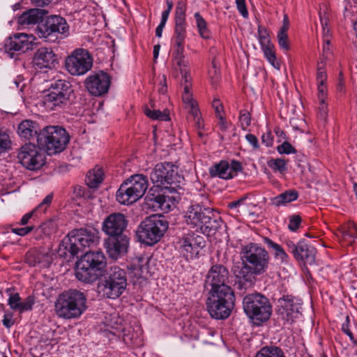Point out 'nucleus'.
<instances>
[{"label":"nucleus","instance_id":"1","mask_svg":"<svg viewBox=\"0 0 357 357\" xmlns=\"http://www.w3.org/2000/svg\"><path fill=\"white\" fill-rule=\"evenodd\" d=\"M229 284V272L225 266L214 264L209 268L205 279L206 287L210 288L206 308L213 319H227L234 308L235 295Z\"/></svg>","mask_w":357,"mask_h":357},{"label":"nucleus","instance_id":"2","mask_svg":"<svg viewBox=\"0 0 357 357\" xmlns=\"http://www.w3.org/2000/svg\"><path fill=\"white\" fill-rule=\"evenodd\" d=\"M100 241L99 231L93 228H80L70 232L61 242L58 253L60 256L73 257L86 248L96 246Z\"/></svg>","mask_w":357,"mask_h":357},{"label":"nucleus","instance_id":"3","mask_svg":"<svg viewBox=\"0 0 357 357\" xmlns=\"http://www.w3.org/2000/svg\"><path fill=\"white\" fill-rule=\"evenodd\" d=\"M86 309L85 295L76 289H70L61 294L55 302L56 314L63 319L79 317Z\"/></svg>","mask_w":357,"mask_h":357},{"label":"nucleus","instance_id":"4","mask_svg":"<svg viewBox=\"0 0 357 357\" xmlns=\"http://www.w3.org/2000/svg\"><path fill=\"white\" fill-rule=\"evenodd\" d=\"M185 220L191 227L200 229L208 235L214 234L222 225L220 218L215 217L210 208L199 204H192L188 208Z\"/></svg>","mask_w":357,"mask_h":357},{"label":"nucleus","instance_id":"5","mask_svg":"<svg viewBox=\"0 0 357 357\" xmlns=\"http://www.w3.org/2000/svg\"><path fill=\"white\" fill-rule=\"evenodd\" d=\"M105 266L106 260L102 252L86 251L77 263L76 278L86 283L93 282L102 275Z\"/></svg>","mask_w":357,"mask_h":357},{"label":"nucleus","instance_id":"6","mask_svg":"<svg viewBox=\"0 0 357 357\" xmlns=\"http://www.w3.org/2000/svg\"><path fill=\"white\" fill-rule=\"evenodd\" d=\"M127 285L126 271L114 266L107 270L103 280L97 286V291L104 298L116 299L124 292Z\"/></svg>","mask_w":357,"mask_h":357},{"label":"nucleus","instance_id":"7","mask_svg":"<svg viewBox=\"0 0 357 357\" xmlns=\"http://www.w3.org/2000/svg\"><path fill=\"white\" fill-rule=\"evenodd\" d=\"M75 98V91L70 82L65 79H58L51 84L43 100L47 109L53 110L70 105Z\"/></svg>","mask_w":357,"mask_h":357},{"label":"nucleus","instance_id":"8","mask_svg":"<svg viewBox=\"0 0 357 357\" xmlns=\"http://www.w3.org/2000/svg\"><path fill=\"white\" fill-rule=\"evenodd\" d=\"M37 142L48 155H54L65 149L69 135L61 127L47 126L38 132Z\"/></svg>","mask_w":357,"mask_h":357},{"label":"nucleus","instance_id":"9","mask_svg":"<svg viewBox=\"0 0 357 357\" xmlns=\"http://www.w3.org/2000/svg\"><path fill=\"white\" fill-rule=\"evenodd\" d=\"M243 305L246 315L257 325L268 321L272 314L269 299L259 293L246 295Z\"/></svg>","mask_w":357,"mask_h":357},{"label":"nucleus","instance_id":"10","mask_svg":"<svg viewBox=\"0 0 357 357\" xmlns=\"http://www.w3.org/2000/svg\"><path fill=\"white\" fill-rule=\"evenodd\" d=\"M149 187L148 178L143 174H134L124 181L116 192V200L123 205H130L139 200Z\"/></svg>","mask_w":357,"mask_h":357},{"label":"nucleus","instance_id":"11","mask_svg":"<svg viewBox=\"0 0 357 357\" xmlns=\"http://www.w3.org/2000/svg\"><path fill=\"white\" fill-rule=\"evenodd\" d=\"M168 225L167 221L161 216H149L138 226L137 237L140 242L146 245H154L164 236Z\"/></svg>","mask_w":357,"mask_h":357},{"label":"nucleus","instance_id":"12","mask_svg":"<svg viewBox=\"0 0 357 357\" xmlns=\"http://www.w3.org/2000/svg\"><path fill=\"white\" fill-rule=\"evenodd\" d=\"M150 178L156 187L161 189H174L184 180L183 177L178 174L177 167L171 162L157 164L150 174Z\"/></svg>","mask_w":357,"mask_h":357},{"label":"nucleus","instance_id":"13","mask_svg":"<svg viewBox=\"0 0 357 357\" xmlns=\"http://www.w3.org/2000/svg\"><path fill=\"white\" fill-rule=\"evenodd\" d=\"M243 260L248 263L253 269L255 275H259L266 272L270 256L268 251L257 243H250L241 250Z\"/></svg>","mask_w":357,"mask_h":357},{"label":"nucleus","instance_id":"14","mask_svg":"<svg viewBox=\"0 0 357 357\" xmlns=\"http://www.w3.org/2000/svg\"><path fill=\"white\" fill-rule=\"evenodd\" d=\"M69 26L66 20L61 16L51 15L36 27V33L40 38H44L47 42H54L58 38V35L67 36Z\"/></svg>","mask_w":357,"mask_h":357},{"label":"nucleus","instance_id":"15","mask_svg":"<svg viewBox=\"0 0 357 357\" xmlns=\"http://www.w3.org/2000/svg\"><path fill=\"white\" fill-rule=\"evenodd\" d=\"M186 37V26H175L172 38L174 52L173 53V68L175 71H179L185 82L188 79V63L183 55L184 42Z\"/></svg>","mask_w":357,"mask_h":357},{"label":"nucleus","instance_id":"16","mask_svg":"<svg viewBox=\"0 0 357 357\" xmlns=\"http://www.w3.org/2000/svg\"><path fill=\"white\" fill-rule=\"evenodd\" d=\"M93 59L88 50H75L65 61L66 70L73 76H80L89 72L93 66Z\"/></svg>","mask_w":357,"mask_h":357},{"label":"nucleus","instance_id":"17","mask_svg":"<svg viewBox=\"0 0 357 357\" xmlns=\"http://www.w3.org/2000/svg\"><path fill=\"white\" fill-rule=\"evenodd\" d=\"M204 246V238L194 232L183 234L176 242V248L187 260L196 257Z\"/></svg>","mask_w":357,"mask_h":357},{"label":"nucleus","instance_id":"18","mask_svg":"<svg viewBox=\"0 0 357 357\" xmlns=\"http://www.w3.org/2000/svg\"><path fill=\"white\" fill-rule=\"evenodd\" d=\"M17 157L21 164L30 170L38 169L45 163L43 152L33 144L22 146Z\"/></svg>","mask_w":357,"mask_h":357},{"label":"nucleus","instance_id":"19","mask_svg":"<svg viewBox=\"0 0 357 357\" xmlns=\"http://www.w3.org/2000/svg\"><path fill=\"white\" fill-rule=\"evenodd\" d=\"M280 309L279 317L284 321V325L291 324L301 314V303L300 300L289 296H284L278 300Z\"/></svg>","mask_w":357,"mask_h":357},{"label":"nucleus","instance_id":"20","mask_svg":"<svg viewBox=\"0 0 357 357\" xmlns=\"http://www.w3.org/2000/svg\"><path fill=\"white\" fill-rule=\"evenodd\" d=\"M36 37L32 34L17 33L10 36L5 43V51L10 58L14 57L15 52H25L32 48L36 43Z\"/></svg>","mask_w":357,"mask_h":357},{"label":"nucleus","instance_id":"21","mask_svg":"<svg viewBox=\"0 0 357 357\" xmlns=\"http://www.w3.org/2000/svg\"><path fill=\"white\" fill-rule=\"evenodd\" d=\"M87 91L93 96H100L107 93L110 84V76L103 71L89 76L85 82Z\"/></svg>","mask_w":357,"mask_h":357},{"label":"nucleus","instance_id":"22","mask_svg":"<svg viewBox=\"0 0 357 357\" xmlns=\"http://www.w3.org/2000/svg\"><path fill=\"white\" fill-rule=\"evenodd\" d=\"M241 170V163L237 160H232L230 163L226 160H221L210 167L209 174L211 177L227 180L236 176Z\"/></svg>","mask_w":357,"mask_h":357},{"label":"nucleus","instance_id":"23","mask_svg":"<svg viewBox=\"0 0 357 357\" xmlns=\"http://www.w3.org/2000/svg\"><path fill=\"white\" fill-rule=\"evenodd\" d=\"M127 224L128 221L123 214L114 213L104 220L102 229L108 236L124 235L123 232Z\"/></svg>","mask_w":357,"mask_h":357},{"label":"nucleus","instance_id":"24","mask_svg":"<svg viewBox=\"0 0 357 357\" xmlns=\"http://www.w3.org/2000/svg\"><path fill=\"white\" fill-rule=\"evenodd\" d=\"M128 243L126 235L109 236L105 241V248L109 257L116 259L127 252Z\"/></svg>","mask_w":357,"mask_h":357},{"label":"nucleus","instance_id":"25","mask_svg":"<svg viewBox=\"0 0 357 357\" xmlns=\"http://www.w3.org/2000/svg\"><path fill=\"white\" fill-rule=\"evenodd\" d=\"M32 63L36 69H51L58 63V60L52 48L42 47L34 53Z\"/></svg>","mask_w":357,"mask_h":357},{"label":"nucleus","instance_id":"26","mask_svg":"<svg viewBox=\"0 0 357 357\" xmlns=\"http://www.w3.org/2000/svg\"><path fill=\"white\" fill-rule=\"evenodd\" d=\"M6 293L9 296L8 305L10 309L22 313L32 310L35 300L33 296L26 297L24 301H21V297L18 293H12L11 289H7Z\"/></svg>","mask_w":357,"mask_h":357},{"label":"nucleus","instance_id":"27","mask_svg":"<svg viewBox=\"0 0 357 357\" xmlns=\"http://www.w3.org/2000/svg\"><path fill=\"white\" fill-rule=\"evenodd\" d=\"M316 252L314 247L308 244L305 240H301L298 243L297 250H296L294 257L297 261L311 265L315 261Z\"/></svg>","mask_w":357,"mask_h":357},{"label":"nucleus","instance_id":"28","mask_svg":"<svg viewBox=\"0 0 357 357\" xmlns=\"http://www.w3.org/2000/svg\"><path fill=\"white\" fill-rule=\"evenodd\" d=\"M47 13L44 9L31 8L24 12L19 17V24L24 26L37 24Z\"/></svg>","mask_w":357,"mask_h":357},{"label":"nucleus","instance_id":"29","mask_svg":"<svg viewBox=\"0 0 357 357\" xmlns=\"http://www.w3.org/2000/svg\"><path fill=\"white\" fill-rule=\"evenodd\" d=\"M261 47L266 59L270 64L275 69L280 70V62L276 57L275 46L271 41H268L266 38H264L263 42H261Z\"/></svg>","mask_w":357,"mask_h":357},{"label":"nucleus","instance_id":"30","mask_svg":"<svg viewBox=\"0 0 357 357\" xmlns=\"http://www.w3.org/2000/svg\"><path fill=\"white\" fill-rule=\"evenodd\" d=\"M17 132L22 138L25 139H30L35 135L38 136L37 123L30 120L23 121L18 126Z\"/></svg>","mask_w":357,"mask_h":357},{"label":"nucleus","instance_id":"31","mask_svg":"<svg viewBox=\"0 0 357 357\" xmlns=\"http://www.w3.org/2000/svg\"><path fill=\"white\" fill-rule=\"evenodd\" d=\"M340 238L345 243L351 245L357 238V226L351 221L347 222L341 228Z\"/></svg>","mask_w":357,"mask_h":357},{"label":"nucleus","instance_id":"32","mask_svg":"<svg viewBox=\"0 0 357 357\" xmlns=\"http://www.w3.org/2000/svg\"><path fill=\"white\" fill-rule=\"evenodd\" d=\"M26 262L31 266L43 264V266L49 264V256L38 250H32L26 255Z\"/></svg>","mask_w":357,"mask_h":357},{"label":"nucleus","instance_id":"33","mask_svg":"<svg viewBox=\"0 0 357 357\" xmlns=\"http://www.w3.org/2000/svg\"><path fill=\"white\" fill-rule=\"evenodd\" d=\"M56 229V225L55 222L52 220H48L34 230L35 238L37 240H40L50 237L55 232Z\"/></svg>","mask_w":357,"mask_h":357},{"label":"nucleus","instance_id":"34","mask_svg":"<svg viewBox=\"0 0 357 357\" xmlns=\"http://www.w3.org/2000/svg\"><path fill=\"white\" fill-rule=\"evenodd\" d=\"M146 200H149L152 203L150 204L153 208L160 209L163 211H167L170 208L169 197L164 195H149L146 197Z\"/></svg>","mask_w":357,"mask_h":357},{"label":"nucleus","instance_id":"35","mask_svg":"<svg viewBox=\"0 0 357 357\" xmlns=\"http://www.w3.org/2000/svg\"><path fill=\"white\" fill-rule=\"evenodd\" d=\"M53 195L49 194L47 195L43 200L38 205L37 208L31 212H29L24 214L20 220V225H26L29 223L30 219L33 216L35 211H38L40 212H45L47 208L50 206L52 202Z\"/></svg>","mask_w":357,"mask_h":357},{"label":"nucleus","instance_id":"36","mask_svg":"<svg viewBox=\"0 0 357 357\" xmlns=\"http://www.w3.org/2000/svg\"><path fill=\"white\" fill-rule=\"evenodd\" d=\"M298 194L294 190H287L271 199V204L276 206L287 204L298 199Z\"/></svg>","mask_w":357,"mask_h":357},{"label":"nucleus","instance_id":"37","mask_svg":"<svg viewBox=\"0 0 357 357\" xmlns=\"http://www.w3.org/2000/svg\"><path fill=\"white\" fill-rule=\"evenodd\" d=\"M234 273L236 278L243 279L245 281L252 282L254 279V271L251 266L243 260V266L241 268H236Z\"/></svg>","mask_w":357,"mask_h":357},{"label":"nucleus","instance_id":"38","mask_svg":"<svg viewBox=\"0 0 357 357\" xmlns=\"http://www.w3.org/2000/svg\"><path fill=\"white\" fill-rule=\"evenodd\" d=\"M103 180V172L97 168L89 171L86 177V183L89 188H97Z\"/></svg>","mask_w":357,"mask_h":357},{"label":"nucleus","instance_id":"39","mask_svg":"<svg viewBox=\"0 0 357 357\" xmlns=\"http://www.w3.org/2000/svg\"><path fill=\"white\" fill-rule=\"evenodd\" d=\"M186 6L183 1H178L175 9V26H186L185 20Z\"/></svg>","mask_w":357,"mask_h":357},{"label":"nucleus","instance_id":"40","mask_svg":"<svg viewBox=\"0 0 357 357\" xmlns=\"http://www.w3.org/2000/svg\"><path fill=\"white\" fill-rule=\"evenodd\" d=\"M255 357H286L284 351L278 347H264L256 354Z\"/></svg>","mask_w":357,"mask_h":357},{"label":"nucleus","instance_id":"41","mask_svg":"<svg viewBox=\"0 0 357 357\" xmlns=\"http://www.w3.org/2000/svg\"><path fill=\"white\" fill-rule=\"evenodd\" d=\"M264 241L269 248L273 249L275 258L280 259L282 262H286L287 261L288 255L279 244L268 238H266Z\"/></svg>","mask_w":357,"mask_h":357},{"label":"nucleus","instance_id":"42","mask_svg":"<svg viewBox=\"0 0 357 357\" xmlns=\"http://www.w3.org/2000/svg\"><path fill=\"white\" fill-rule=\"evenodd\" d=\"M267 164L274 172L283 174L287 170V161L283 158H272L268 161Z\"/></svg>","mask_w":357,"mask_h":357},{"label":"nucleus","instance_id":"43","mask_svg":"<svg viewBox=\"0 0 357 357\" xmlns=\"http://www.w3.org/2000/svg\"><path fill=\"white\" fill-rule=\"evenodd\" d=\"M195 18L199 33L203 38H208L210 37V32L207 28V24L204 19L202 17L199 13H195Z\"/></svg>","mask_w":357,"mask_h":357},{"label":"nucleus","instance_id":"44","mask_svg":"<svg viewBox=\"0 0 357 357\" xmlns=\"http://www.w3.org/2000/svg\"><path fill=\"white\" fill-rule=\"evenodd\" d=\"M145 114L154 120L167 121L169 119V114L166 111L161 112L159 109H145Z\"/></svg>","mask_w":357,"mask_h":357},{"label":"nucleus","instance_id":"45","mask_svg":"<svg viewBox=\"0 0 357 357\" xmlns=\"http://www.w3.org/2000/svg\"><path fill=\"white\" fill-rule=\"evenodd\" d=\"M11 141L8 134L0 132V153L10 149Z\"/></svg>","mask_w":357,"mask_h":357},{"label":"nucleus","instance_id":"46","mask_svg":"<svg viewBox=\"0 0 357 357\" xmlns=\"http://www.w3.org/2000/svg\"><path fill=\"white\" fill-rule=\"evenodd\" d=\"M325 63L321 61H318L317 63V83H325L327 79V75L326 72L324 69Z\"/></svg>","mask_w":357,"mask_h":357},{"label":"nucleus","instance_id":"47","mask_svg":"<svg viewBox=\"0 0 357 357\" xmlns=\"http://www.w3.org/2000/svg\"><path fill=\"white\" fill-rule=\"evenodd\" d=\"M239 121L241 126L243 130H246L250 125L251 117L250 114L247 110H242L240 112Z\"/></svg>","mask_w":357,"mask_h":357},{"label":"nucleus","instance_id":"48","mask_svg":"<svg viewBox=\"0 0 357 357\" xmlns=\"http://www.w3.org/2000/svg\"><path fill=\"white\" fill-rule=\"evenodd\" d=\"M208 73L211 84L213 86L218 85L220 80V74L214 62H213V68L209 70Z\"/></svg>","mask_w":357,"mask_h":357},{"label":"nucleus","instance_id":"49","mask_svg":"<svg viewBox=\"0 0 357 357\" xmlns=\"http://www.w3.org/2000/svg\"><path fill=\"white\" fill-rule=\"evenodd\" d=\"M277 151L280 154H289L296 152L292 145L287 142H284L281 145L278 146Z\"/></svg>","mask_w":357,"mask_h":357},{"label":"nucleus","instance_id":"50","mask_svg":"<svg viewBox=\"0 0 357 357\" xmlns=\"http://www.w3.org/2000/svg\"><path fill=\"white\" fill-rule=\"evenodd\" d=\"M182 100L183 103L185 104V107H187L189 105L196 102L192 98V95L190 91V88L188 84H185L184 86V91L182 95Z\"/></svg>","mask_w":357,"mask_h":357},{"label":"nucleus","instance_id":"51","mask_svg":"<svg viewBox=\"0 0 357 357\" xmlns=\"http://www.w3.org/2000/svg\"><path fill=\"white\" fill-rule=\"evenodd\" d=\"M278 45L281 49L288 51L290 48L288 35L277 34Z\"/></svg>","mask_w":357,"mask_h":357},{"label":"nucleus","instance_id":"52","mask_svg":"<svg viewBox=\"0 0 357 357\" xmlns=\"http://www.w3.org/2000/svg\"><path fill=\"white\" fill-rule=\"evenodd\" d=\"M301 223V218L299 215H292L289 218L288 228L291 231H295L299 227Z\"/></svg>","mask_w":357,"mask_h":357},{"label":"nucleus","instance_id":"53","mask_svg":"<svg viewBox=\"0 0 357 357\" xmlns=\"http://www.w3.org/2000/svg\"><path fill=\"white\" fill-rule=\"evenodd\" d=\"M2 322L3 325L6 328H10L14 324L13 313L9 311H6Z\"/></svg>","mask_w":357,"mask_h":357},{"label":"nucleus","instance_id":"54","mask_svg":"<svg viewBox=\"0 0 357 357\" xmlns=\"http://www.w3.org/2000/svg\"><path fill=\"white\" fill-rule=\"evenodd\" d=\"M185 109L188 110V114L194 119L197 118L199 116H200V111L198 107L197 102H195L194 103H192L189 105L187 107H185Z\"/></svg>","mask_w":357,"mask_h":357},{"label":"nucleus","instance_id":"55","mask_svg":"<svg viewBox=\"0 0 357 357\" xmlns=\"http://www.w3.org/2000/svg\"><path fill=\"white\" fill-rule=\"evenodd\" d=\"M317 91L319 100L327 99V86L325 83H317Z\"/></svg>","mask_w":357,"mask_h":357},{"label":"nucleus","instance_id":"56","mask_svg":"<svg viewBox=\"0 0 357 357\" xmlns=\"http://www.w3.org/2000/svg\"><path fill=\"white\" fill-rule=\"evenodd\" d=\"M146 268L144 266H137V265H134L132 267V271L134 272L135 275L138 278H148V271H146Z\"/></svg>","mask_w":357,"mask_h":357},{"label":"nucleus","instance_id":"57","mask_svg":"<svg viewBox=\"0 0 357 357\" xmlns=\"http://www.w3.org/2000/svg\"><path fill=\"white\" fill-rule=\"evenodd\" d=\"M34 230L33 226H27L25 227H21V228H13L11 229V231L17 235L24 236L26 234H29L31 231Z\"/></svg>","mask_w":357,"mask_h":357},{"label":"nucleus","instance_id":"58","mask_svg":"<svg viewBox=\"0 0 357 357\" xmlns=\"http://www.w3.org/2000/svg\"><path fill=\"white\" fill-rule=\"evenodd\" d=\"M326 100H319V116L323 120L326 119L328 114V107Z\"/></svg>","mask_w":357,"mask_h":357},{"label":"nucleus","instance_id":"59","mask_svg":"<svg viewBox=\"0 0 357 357\" xmlns=\"http://www.w3.org/2000/svg\"><path fill=\"white\" fill-rule=\"evenodd\" d=\"M236 4L238 10L243 17H248V12L247 10L245 0H236Z\"/></svg>","mask_w":357,"mask_h":357},{"label":"nucleus","instance_id":"60","mask_svg":"<svg viewBox=\"0 0 357 357\" xmlns=\"http://www.w3.org/2000/svg\"><path fill=\"white\" fill-rule=\"evenodd\" d=\"M331 55V51L329 47V42L328 43H324L323 45V50H322V55L319 58V61H321V59L323 62L326 63V60H328Z\"/></svg>","mask_w":357,"mask_h":357},{"label":"nucleus","instance_id":"61","mask_svg":"<svg viewBox=\"0 0 357 357\" xmlns=\"http://www.w3.org/2000/svg\"><path fill=\"white\" fill-rule=\"evenodd\" d=\"M212 107L215 109L216 116L222 114L224 112V107L220 99L218 98H214L212 102Z\"/></svg>","mask_w":357,"mask_h":357},{"label":"nucleus","instance_id":"62","mask_svg":"<svg viewBox=\"0 0 357 357\" xmlns=\"http://www.w3.org/2000/svg\"><path fill=\"white\" fill-rule=\"evenodd\" d=\"M246 140L252 146L253 149L257 150L259 149V144L257 137L252 134H247L245 135Z\"/></svg>","mask_w":357,"mask_h":357},{"label":"nucleus","instance_id":"63","mask_svg":"<svg viewBox=\"0 0 357 357\" xmlns=\"http://www.w3.org/2000/svg\"><path fill=\"white\" fill-rule=\"evenodd\" d=\"M261 142L267 147L271 146L273 145V139L272 134L270 131H268L262 135Z\"/></svg>","mask_w":357,"mask_h":357},{"label":"nucleus","instance_id":"64","mask_svg":"<svg viewBox=\"0 0 357 357\" xmlns=\"http://www.w3.org/2000/svg\"><path fill=\"white\" fill-rule=\"evenodd\" d=\"M218 121V126H219L220 129L222 131H226L228 129V123L227 122L226 119H225L223 114L218 115L216 116Z\"/></svg>","mask_w":357,"mask_h":357}]
</instances>
